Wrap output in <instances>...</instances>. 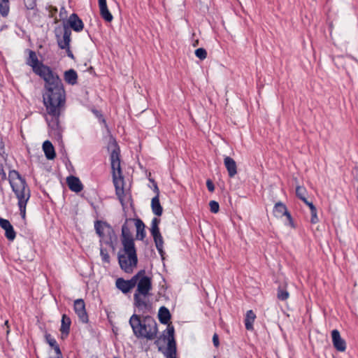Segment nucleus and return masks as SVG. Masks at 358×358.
Masks as SVG:
<instances>
[{
  "instance_id": "obj_8",
  "label": "nucleus",
  "mask_w": 358,
  "mask_h": 358,
  "mask_svg": "<svg viewBox=\"0 0 358 358\" xmlns=\"http://www.w3.org/2000/svg\"><path fill=\"white\" fill-rule=\"evenodd\" d=\"M119 264L124 272L131 273L137 265V256L136 249L127 250L124 248V254L118 256Z\"/></svg>"
},
{
  "instance_id": "obj_23",
  "label": "nucleus",
  "mask_w": 358,
  "mask_h": 358,
  "mask_svg": "<svg viewBox=\"0 0 358 358\" xmlns=\"http://www.w3.org/2000/svg\"><path fill=\"white\" fill-rule=\"evenodd\" d=\"M71 323V319L66 315H63L60 328V331L62 336H66L69 334Z\"/></svg>"
},
{
  "instance_id": "obj_1",
  "label": "nucleus",
  "mask_w": 358,
  "mask_h": 358,
  "mask_svg": "<svg viewBox=\"0 0 358 358\" xmlns=\"http://www.w3.org/2000/svg\"><path fill=\"white\" fill-rule=\"evenodd\" d=\"M43 98L46 109L45 120L50 129L49 132L51 135L60 138L62 129L59 125V118L66 103L64 86L45 91Z\"/></svg>"
},
{
  "instance_id": "obj_28",
  "label": "nucleus",
  "mask_w": 358,
  "mask_h": 358,
  "mask_svg": "<svg viewBox=\"0 0 358 358\" xmlns=\"http://www.w3.org/2000/svg\"><path fill=\"white\" fill-rule=\"evenodd\" d=\"M307 193V190L304 187L297 186L296 187V195L302 201L306 199Z\"/></svg>"
},
{
  "instance_id": "obj_16",
  "label": "nucleus",
  "mask_w": 358,
  "mask_h": 358,
  "mask_svg": "<svg viewBox=\"0 0 358 358\" xmlns=\"http://www.w3.org/2000/svg\"><path fill=\"white\" fill-rule=\"evenodd\" d=\"M66 182L69 189L75 192H80L83 190V186L78 178L69 176L66 179Z\"/></svg>"
},
{
  "instance_id": "obj_50",
  "label": "nucleus",
  "mask_w": 358,
  "mask_h": 358,
  "mask_svg": "<svg viewBox=\"0 0 358 358\" xmlns=\"http://www.w3.org/2000/svg\"><path fill=\"white\" fill-rule=\"evenodd\" d=\"M1 176H2V178L3 179H5L6 178V173L4 172H3V173H1Z\"/></svg>"
},
{
  "instance_id": "obj_18",
  "label": "nucleus",
  "mask_w": 358,
  "mask_h": 358,
  "mask_svg": "<svg viewBox=\"0 0 358 358\" xmlns=\"http://www.w3.org/2000/svg\"><path fill=\"white\" fill-rule=\"evenodd\" d=\"M99 6L100 9V14L101 17L106 21V22H111L113 20V15L109 12L107 4H106V0H99Z\"/></svg>"
},
{
  "instance_id": "obj_25",
  "label": "nucleus",
  "mask_w": 358,
  "mask_h": 358,
  "mask_svg": "<svg viewBox=\"0 0 358 358\" xmlns=\"http://www.w3.org/2000/svg\"><path fill=\"white\" fill-rule=\"evenodd\" d=\"M134 221L136 227V237L142 240L145 236V224L141 220H136Z\"/></svg>"
},
{
  "instance_id": "obj_45",
  "label": "nucleus",
  "mask_w": 358,
  "mask_h": 358,
  "mask_svg": "<svg viewBox=\"0 0 358 358\" xmlns=\"http://www.w3.org/2000/svg\"><path fill=\"white\" fill-rule=\"evenodd\" d=\"M303 202L310 208V210L316 208L313 202L308 201L307 199L303 201Z\"/></svg>"
},
{
  "instance_id": "obj_6",
  "label": "nucleus",
  "mask_w": 358,
  "mask_h": 358,
  "mask_svg": "<svg viewBox=\"0 0 358 358\" xmlns=\"http://www.w3.org/2000/svg\"><path fill=\"white\" fill-rule=\"evenodd\" d=\"M8 180L13 191L18 199V206L22 218L25 217L26 205L30 198V189L24 178L20 173L15 171H10Z\"/></svg>"
},
{
  "instance_id": "obj_46",
  "label": "nucleus",
  "mask_w": 358,
  "mask_h": 358,
  "mask_svg": "<svg viewBox=\"0 0 358 358\" xmlns=\"http://www.w3.org/2000/svg\"><path fill=\"white\" fill-rule=\"evenodd\" d=\"M163 211V208L162 206L160 205L159 202L158 201V217H159Z\"/></svg>"
},
{
  "instance_id": "obj_37",
  "label": "nucleus",
  "mask_w": 358,
  "mask_h": 358,
  "mask_svg": "<svg viewBox=\"0 0 358 358\" xmlns=\"http://www.w3.org/2000/svg\"><path fill=\"white\" fill-rule=\"evenodd\" d=\"M101 256L102 257V259L103 262L108 263L109 262V255L108 254L107 251L103 248H101Z\"/></svg>"
},
{
  "instance_id": "obj_26",
  "label": "nucleus",
  "mask_w": 358,
  "mask_h": 358,
  "mask_svg": "<svg viewBox=\"0 0 358 358\" xmlns=\"http://www.w3.org/2000/svg\"><path fill=\"white\" fill-rule=\"evenodd\" d=\"M9 0H0V13L6 17L9 13Z\"/></svg>"
},
{
  "instance_id": "obj_24",
  "label": "nucleus",
  "mask_w": 358,
  "mask_h": 358,
  "mask_svg": "<svg viewBox=\"0 0 358 358\" xmlns=\"http://www.w3.org/2000/svg\"><path fill=\"white\" fill-rule=\"evenodd\" d=\"M78 76L73 69H69L64 72V80L66 83L71 85L76 83Z\"/></svg>"
},
{
  "instance_id": "obj_19",
  "label": "nucleus",
  "mask_w": 358,
  "mask_h": 358,
  "mask_svg": "<svg viewBox=\"0 0 358 358\" xmlns=\"http://www.w3.org/2000/svg\"><path fill=\"white\" fill-rule=\"evenodd\" d=\"M71 30L67 28L64 27V34L62 38H58L57 42L58 45L60 48L62 49H66L69 46V43L71 41Z\"/></svg>"
},
{
  "instance_id": "obj_51",
  "label": "nucleus",
  "mask_w": 358,
  "mask_h": 358,
  "mask_svg": "<svg viewBox=\"0 0 358 358\" xmlns=\"http://www.w3.org/2000/svg\"><path fill=\"white\" fill-rule=\"evenodd\" d=\"M1 176H2V178L3 179H5L6 178V173L4 172H3V173H1Z\"/></svg>"
},
{
  "instance_id": "obj_34",
  "label": "nucleus",
  "mask_w": 358,
  "mask_h": 358,
  "mask_svg": "<svg viewBox=\"0 0 358 358\" xmlns=\"http://www.w3.org/2000/svg\"><path fill=\"white\" fill-rule=\"evenodd\" d=\"M284 216H285L287 218V222H285V224L291 227L292 228H295V224L293 218L288 210L286 212V214Z\"/></svg>"
},
{
  "instance_id": "obj_35",
  "label": "nucleus",
  "mask_w": 358,
  "mask_h": 358,
  "mask_svg": "<svg viewBox=\"0 0 358 358\" xmlns=\"http://www.w3.org/2000/svg\"><path fill=\"white\" fill-rule=\"evenodd\" d=\"M210 211L213 213H217L219 211L220 206L218 202L215 201H210L209 203Z\"/></svg>"
},
{
  "instance_id": "obj_31",
  "label": "nucleus",
  "mask_w": 358,
  "mask_h": 358,
  "mask_svg": "<svg viewBox=\"0 0 358 358\" xmlns=\"http://www.w3.org/2000/svg\"><path fill=\"white\" fill-rule=\"evenodd\" d=\"M195 55L196 57H198L201 60H203L207 57V51L206 50V49H204L203 48H197L195 50Z\"/></svg>"
},
{
  "instance_id": "obj_48",
  "label": "nucleus",
  "mask_w": 358,
  "mask_h": 358,
  "mask_svg": "<svg viewBox=\"0 0 358 358\" xmlns=\"http://www.w3.org/2000/svg\"><path fill=\"white\" fill-rule=\"evenodd\" d=\"M5 325H6V326H7L8 329H7V331H6V334H9V332H10V330H9V326H8V320H6V321L5 322Z\"/></svg>"
},
{
  "instance_id": "obj_10",
  "label": "nucleus",
  "mask_w": 358,
  "mask_h": 358,
  "mask_svg": "<svg viewBox=\"0 0 358 358\" xmlns=\"http://www.w3.org/2000/svg\"><path fill=\"white\" fill-rule=\"evenodd\" d=\"M133 221L134 220H127L122 227V243L124 248H126L127 250L135 248L134 238L128 227V222Z\"/></svg>"
},
{
  "instance_id": "obj_30",
  "label": "nucleus",
  "mask_w": 358,
  "mask_h": 358,
  "mask_svg": "<svg viewBox=\"0 0 358 358\" xmlns=\"http://www.w3.org/2000/svg\"><path fill=\"white\" fill-rule=\"evenodd\" d=\"M151 234L153 237L154 242L157 245V217L152 219Z\"/></svg>"
},
{
  "instance_id": "obj_11",
  "label": "nucleus",
  "mask_w": 358,
  "mask_h": 358,
  "mask_svg": "<svg viewBox=\"0 0 358 358\" xmlns=\"http://www.w3.org/2000/svg\"><path fill=\"white\" fill-rule=\"evenodd\" d=\"M74 310L79 317L80 320L83 323L88 322V315L85 310V304L83 299H76L74 301Z\"/></svg>"
},
{
  "instance_id": "obj_3",
  "label": "nucleus",
  "mask_w": 358,
  "mask_h": 358,
  "mask_svg": "<svg viewBox=\"0 0 358 358\" xmlns=\"http://www.w3.org/2000/svg\"><path fill=\"white\" fill-rule=\"evenodd\" d=\"M171 315L169 310L162 306L158 310V320L163 324H167L165 330L162 331L160 336H158V341H162L166 344V347L164 348L158 346V351L163 353L166 358H177V347L176 341L175 340V329L174 327L170 324Z\"/></svg>"
},
{
  "instance_id": "obj_12",
  "label": "nucleus",
  "mask_w": 358,
  "mask_h": 358,
  "mask_svg": "<svg viewBox=\"0 0 358 358\" xmlns=\"http://www.w3.org/2000/svg\"><path fill=\"white\" fill-rule=\"evenodd\" d=\"M134 275L128 280L123 278H117L115 282L116 287L124 294L129 293L134 287H135Z\"/></svg>"
},
{
  "instance_id": "obj_40",
  "label": "nucleus",
  "mask_w": 358,
  "mask_h": 358,
  "mask_svg": "<svg viewBox=\"0 0 358 358\" xmlns=\"http://www.w3.org/2000/svg\"><path fill=\"white\" fill-rule=\"evenodd\" d=\"M213 343L215 348H218L220 346L219 336L216 333H215L213 336Z\"/></svg>"
},
{
  "instance_id": "obj_43",
  "label": "nucleus",
  "mask_w": 358,
  "mask_h": 358,
  "mask_svg": "<svg viewBox=\"0 0 358 358\" xmlns=\"http://www.w3.org/2000/svg\"><path fill=\"white\" fill-rule=\"evenodd\" d=\"M165 292H166V288H164V285H162L161 288L159 289V290H158V292H157L158 300L159 299L160 297L166 296Z\"/></svg>"
},
{
  "instance_id": "obj_21",
  "label": "nucleus",
  "mask_w": 358,
  "mask_h": 358,
  "mask_svg": "<svg viewBox=\"0 0 358 358\" xmlns=\"http://www.w3.org/2000/svg\"><path fill=\"white\" fill-rule=\"evenodd\" d=\"M43 150L45 152V157L48 159H55L56 155L55 148L52 143L49 141H45L43 144Z\"/></svg>"
},
{
  "instance_id": "obj_52",
  "label": "nucleus",
  "mask_w": 358,
  "mask_h": 358,
  "mask_svg": "<svg viewBox=\"0 0 358 358\" xmlns=\"http://www.w3.org/2000/svg\"><path fill=\"white\" fill-rule=\"evenodd\" d=\"M64 11H65V9H64V7H62V8H61V13H62V12H64Z\"/></svg>"
},
{
  "instance_id": "obj_4",
  "label": "nucleus",
  "mask_w": 358,
  "mask_h": 358,
  "mask_svg": "<svg viewBox=\"0 0 358 358\" xmlns=\"http://www.w3.org/2000/svg\"><path fill=\"white\" fill-rule=\"evenodd\" d=\"M108 150L110 152V164L113 173V183L115 187L116 194L124 206V180L122 176L120 166V150L116 141L113 138H110L108 145Z\"/></svg>"
},
{
  "instance_id": "obj_13",
  "label": "nucleus",
  "mask_w": 358,
  "mask_h": 358,
  "mask_svg": "<svg viewBox=\"0 0 358 358\" xmlns=\"http://www.w3.org/2000/svg\"><path fill=\"white\" fill-rule=\"evenodd\" d=\"M331 338L334 347L339 352H344L346 350L345 341L341 338L340 332L337 329L331 331Z\"/></svg>"
},
{
  "instance_id": "obj_17",
  "label": "nucleus",
  "mask_w": 358,
  "mask_h": 358,
  "mask_svg": "<svg viewBox=\"0 0 358 358\" xmlns=\"http://www.w3.org/2000/svg\"><path fill=\"white\" fill-rule=\"evenodd\" d=\"M68 22L71 28L76 31H80L83 29V23L82 20L75 13L70 15Z\"/></svg>"
},
{
  "instance_id": "obj_41",
  "label": "nucleus",
  "mask_w": 358,
  "mask_h": 358,
  "mask_svg": "<svg viewBox=\"0 0 358 358\" xmlns=\"http://www.w3.org/2000/svg\"><path fill=\"white\" fill-rule=\"evenodd\" d=\"M94 113L96 115V117L100 118L101 120V122L104 124L105 127L107 128V130L109 131L108 126L106 123V120L104 118L102 117L101 114L98 110H93Z\"/></svg>"
},
{
  "instance_id": "obj_47",
  "label": "nucleus",
  "mask_w": 358,
  "mask_h": 358,
  "mask_svg": "<svg viewBox=\"0 0 358 358\" xmlns=\"http://www.w3.org/2000/svg\"><path fill=\"white\" fill-rule=\"evenodd\" d=\"M66 52H67L68 56L70 57L71 58H73V55L72 52L71 51L69 46L68 48H66Z\"/></svg>"
},
{
  "instance_id": "obj_14",
  "label": "nucleus",
  "mask_w": 358,
  "mask_h": 358,
  "mask_svg": "<svg viewBox=\"0 0 358 358\" xmlns=\"http://www.w3.org/2000/svg\"><path fill=\"white\" fill-rule=\"evenodd\" d=\"M224 164L227 170L229 176L234 178L237 173V165L235 160L229 156H226L224 158Z\"/></svg>"
},
{
  "instance_id": "obj_33",
  "label": "nucleus",
  "mask_w": 358,
  "mask_h": 358,
  "mask_svg": "<svg viewBox=\"0 0 358 358\" xmlns=\"http://www.w3.org/2000/svg\"><path fill=\"white\" fill-rule=\"evenodd\" d=\"M48 358H62L59 348H57L55 350H50Z\"/></svg>"
},
{
  "instance_id": "obj_49",
  "label": "nucleus",
  "mask_w": 358,
  "mask_h": 358,
  "mask_svg": "<svg viewBox=\"0 0 358 358\" xmlns=\"http://www.w3.org/2000/svg\"><path fill=\"white\" fill-rule=\"evenodd\" d=\"M150 181L153 183L154 190L156 191L157 190V183H155L154 180L150 179Z\"/></svg>"
},
{
  "instance_id": "obj_7",
  "label": "nucleus",
  "mask_w": 358,
  "mask_h": 358,
  "mask_svg": "<svg viewBox=\"0 0 358 358\" xmlns=\"http://www.w3.org/2000/svg\"><path fill=\"white\" fill-rule=\"evenodd\" d=\"M129 324L138 338L153 340L157 336V322L150 316H146L141 320L138 315L134 314L129 319Z\"/></svg>"
},
{
  "instance_id": "obj_27",
  "label": "nucleus",
  "mask_w": 358,
  "mask_h": 358,
  "mask_svg": "<svg viewBox=\"0 0 358 358\" xmlns=\"http://www.w3.org/2000/svg\"><path fill=\"white\" fill-rule=\"evenodd\" d=\"M289 294L285 288H283L281 286L278 287L277 290V298L280 301H285L289 298Z\"/></svg>"
},
{
  "instance_id": "obj_53",
  "label": "nucleus",
  "mask_w": 358,
  "mask_h": 358,
  "mask_svg": "<svg viewBox=\"0 0 358 358\" xmlns=\"http://www.w3.org/2000/svg\"><path fill=\"white\" fill-rule=\"evenodd\" d=\"M114 358H117V357H114Z\"/></svg>"
},
{
  "instance_id": "obj_22",
  "label": "nucleus",
  "mask_w": 358,
  "mask_h": 358,
  "mask_svg": "<svg viewBox=\"0 0 358 358\" xmlns=\"http://www.w3.org/2000/svg\"><path fill=\"white\" fill-rule=\"evenodd\" d=\"M287 206L282 202H277L273 208V215L277 218H282L287 211Z\"/></svg>"
},
{
  "instance_id": "obj_38",
  "label": "nucleus",
  "mask_w": 358,
  "mask_h": 358,
  "mask_svg": "<svg viewBox=\"0 0 358 358\" xmlns=\"http://www.w3.org/2000/svg\"><path fill=\"white\" fill-rule=\"evenodd\" d=\"M24 1L27 9H33L36 6L35 0H24Z\"/></svg>"
},
{
  "instance_id": "obj_36",
  "label": "nucleus",
  "mask_w": 358,
  "mask_h": 358,
  "mask_svg": "<svg viewBox=\"0 0 358 358\" xmlns=\"http://www.w3.org/2000/svg\"><path fill=\"white\" fill-rule=\"evenodd\" d=\"M310 222L312 224H316L319 222V218L317 217V208L313 209L310 210Z\"/></svg>"
},
{
  "instance_id": "obj_2",
  "label": "nucleus",
  "mask_w": 358,
  "mask_h": 358,
  "mask_svg": "<svg viewBox=\"0 0 358 358\" xmlns=\"http://www.w3.org/2000/svg\"><path fill=\"white\" fill-rule=\"evenodd\" d=\"M136 289L134 294L135 306L143 313L149 312L152 308L153 294L151 278L145 275L144 270H141L134 275Z\"/></svg>"
},
{
  "instance_id": "obj_42",
  "label": "nucleus",
  "mask_w": 358,
  "mask_h": 358,
  "mask_svg": "<svg viewBox=\"0 0 358 358\" xmlns=\"http://www.w3.org/2000/svg\"><path fill=\"white\" fill-rule=\"evenodd\" d=\"M152 209L153 213L157 215V196L152 199Z\"/></svg>"
},
{
  "instance_id": "obj_20",
  "label": "nucleus",
  "mask_w": 358,
  "mask_h": 358,
  "mask_svg": "<svg viewBox=\"0 0 358 358\" xmlns=\"http://www.w3.org/2000/svg\"><path fill=\"white\" fill-rule=\"evenodd\" d=\"M255 318L256 315L252 310H249L247 311L244 320L245 327L247 330L252 331L254 329L253 323L255 320Z\"/></svg>"
},
{
  "instance_id": "obj_44",
  "label": "nucleus",
  "mask_w": 358,
  "mask_h": 358,
  "mask_svg": "<svg viewBox=\"0 0 358 358\" xmlns=\"http://www.w3.org/2000/svg\"><path fill=\"white\" fill-rule=\"evenodd\" d=\"M49 12L50 17H54V15L57 12V8L52 6H49Z\"/></svg>"
},
{
  "instance_id": "obj_5",
  "label": "nucleus",
  "mask_w": 358,
  "mask_h": 358,
  "mask_svg": "<svg viewBox=\"0 0 358 358\" xmlns=\"http://www.w3.org/2000/svg\"><path fill=\"white\" fill-rule=\"evenodd\" d=\"M27 64L32 67L34 72L45 82V91H50L63 87L59 77L47 66L40 63L35 52L30 50Z\"/></svg>"
},
{
  "instance_id": "obj_29",
  "label": "nucleus",
  "mask_w": 358,
  "mask_h": 358,
  "mask_svg": "<svg viewBox=\"0 0 358 358\" xmlns=\"http://www.w3.org/2000/svg\"><path fill=\"white\" fill-rule=\"evenodd\" d=\"M158 253L161 256L162 262L165 259V252L163 250V238L158 231Z\"/></svg>"
},
{
  "instance_id": "obj_39",
  "label": "nucleus",
  "mask_w": 358,
  "mask_h": 358,
  "mask_svg": "<svg viewBox=\"0 0 358 358\" xmlns=\"http://www.w3.org/2000/svg\"><path fill=\"white\" fill-rule=\"evenodd\" d=\"M206 186L209 192H213L215 190V185L211 180H206Z\"/></svg>"
},
{
  "instance_id": "obj_15",
  "label": "nucleus",
  "mask_w": 358,
  "mask_h": 358,
  "mask_svg": "<svg viewBox=\"0 0 358 358\" xmlns=\"http://www.w3.org/2000/svg\"><path fill=\"white\" fill-rule=\"evenodd\" d=\"M0 226L6 231V236L8 240L13 241L15 239V232L8 220L0 218Z\"/></svg>"
},
{
  "instance_id": "obj_9",
  "label": "nucleus",
  "mask_w": 358,
  "mask_h": 358,
  "mask_svg": "<svg viewBox=\"0 0 358 358\" xmlns=\"http://www.w3.org/2000/svg\"><path fill=\"white\" fill-rule=\"evenodd\" d=\"M94 228L96 234L101 238V242L108 245L112 244L115 234L113 229L107 223L96 221L94 224Z\"/></svg>"
},
{
  "instance_id": "obj_32",
  "label": "nucleus",
  "mask_w": 358,
  "mask_h": 358,
  "mask_svg": "<svg viewBox=\"0 0 358 358\" xmlns=\"http://www.w3.org/2000/svg\"><path fill=\"white\" fill-rule=\"evenodd\" d=\"M46 341L48 343L50 346L52 348L51 350H55L57 348H59L55 338H52L50 334L45 335Z\"/></svg>"
}]
</instances>
